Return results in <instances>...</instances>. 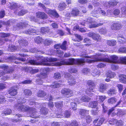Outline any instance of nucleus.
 Wrapping results in <instances>:
<instances>
[{
    "mask_svg": "<svg viewBox=\"0 0 126 126\" xmlns=\"http://www.w3.org/2000/svg\"><path fill=\"white\" fill-rule=\"evenodd\" d=\"M106 85L105 84H101L99 87V91L101 92H103L104 90L107 89Z\"/></svg>",
    "mask_w": 126,
    "mask_h": 126,
    "instance_id": "obj_43",
    "label": "nucleus"
},
{
    "mask_svg": "<svg viewBox=\"0 0 126 126\" xmlns=\"http://www.w3.org/2000/svg\"><path fill=\"white\" fill-rule=\"evenodd\" d=\"M55 106L57 108L61 109L63 107L62 102H60V103L59 102H56L55 103Z\"/></svg>",
    "mask_w": 126,
    "mask_h": 126,
    "instance_id": "obj_54",
    "label": "nucleus"
},
{
    "mask_svg": "<svg viewBox=\"0 0 126 126\" xmlns=\"http://www.w3.org/2000/svg\"><path fill=\"white\" fill-rule=\"evenodd\" d=\"M87 84L88 86L86 90V92L90 96H92L93 95V93L90 92H93V90L95 88V84L91 80H89L87 82Z\"/></svg>",
    "mask_w": 126,
    "mask_h": 126,
    "instance_id": "obj_7",
    "label": "nucleus"
},
{
    "mask_svg": "<svg viewBox=\"0 0 126 126\" xmlns=\"http://www.w3.org/2000/svg\"><path fill=\"white\" fill-rule=\"evenodd\" d=\"M29 105H32L34 104H35V107L37 108H39L40 107V105L38 103H35V102L32 101V99H31L29 101Z\"/></svg>",
    "mask_w": 126,
    "mask_h": 126,
    "instance_id": "obj_37",
    "label": "nucleus"
},
{
    "mask_svg": "<svg viewBox=\"0 0 126 126\" xmlns=\"http://www.w3.org/2000/svg\"><path fill=\"white\" fill-rule=\"evenodd\" d=\"M28 25V22L26 21H23L18 23L16 25V27L18 28L23 27L27 26Z\"/></svg>",
    "mask_w": 126,
    "mask_h": 126,
    "instance_id": "obj_16",
    "label": "nucleus"
},
{
    "mask_svg": "<svg viewBox=\"0 0 126 126\" xmlns=\"http://www.w3.org/2000/svg\"><path fill=\"white\" fill-rule=\"evenodd\" d=\"M71 12L72 16H76L79 14V11L78 9H75L73 10Z\"/></svg>",
    "mask_w": 126,
    "mask_h": 126,
    "instance_id": "obj_31",
    "label": "nucleus"
},
{
    "mask_svg": "<svg viewBox=\"0 0 126 126\" xmlns=\"http://www.w3.org/2000/svg\"><path fill=\"white\" fill-rule=\"evenodd\" d=\"M64 75V77L65 78H69L68 82L69 85L72 86L75 84L76 81L74 78L67 73H65Z\"/></svg>",
    "mask_w": 126,
    "mask_h": 126,
    "instance_id": "obj_8",
    "label": "nucleus"
},
{
    "mask_svg": "<svg viewBox=\"0 0 126 126\" xmlns=\"http://www.w3.org/2000/svg\"><path fill=\"white\" fill-rule=\"evenodd\" d=\"M105 119L103 118H101L99 119V120L97 123V125H96L97 126H100L104 122Z\"/></svg>",
    "mask_w": 126,
    "mask_h": 126,
    "instance_id": "obj_52",
    "label": "nucleus"
},
{
    "mask_svg": "<svg viewBox=\"0 0 126 126\" xmlns=\"http://www.w3.org/2000/svg\"><path fill=\"white\" fill-rule=\"evenodd\" d=\"M61 93L67 96V97H70L73 95V91L69 89L65 88L61 91Z\"/></svg>",
    "mask_w": 126,
    "mask_h": 126,
    "instance_id": "obj_10",
    "label": "nucleus"
},
{
    "mask_svg": "<svg viewBox=\"0 0 126 126\" xmlns=\"http://www.w3.org/2000/svg\"><path fill=\"white\" fill-rule=\"evenodd\" d=\"M93 19L90 17H88L85 20L81 22L80 24L82 25H84L85 24L88 23L90 24L89 25V27L90 28H96L102 25L103 24V23H99L98 24H96V22H95L93 20Z\"/></svg>",
    "mask_w": 126,
    "mask_h": 126,
    "instance_id": "obj_4",
    "label": "nucleus"
},
{
    "mask_svg": "<svg viewBox=\"0 0 126 126\" xmlns=\"http://www.w3.org/2000/svg\"><path fill=\"white\" fill-rule=\"evenodd\" d=\"M51 51H54L57 54V55L60 57H62L63 55V52L60 50H51Z\"/></svg>",
    "mask_w": 126,
    "mask_h": 126,
    "instance_id": "obj_26",
    "label": "nucleus"
},
{
    "mask_svg": "<svg viewBox=\"0 0 126 126\" xmlns=\"http://www.w3.org/2000/svg\"><path fill=\"white\" fill-rule=\"evenodd\" d=\"M107 31L105 28H103L100 29L99 31V32L101 34H105L107 32Z\"/></svg>",
    "mask_w": 126,
    "mask_h": 126,
    "instance_id": "obj_51",
    "label": "nucleus"
},
{
    "mask_svg": "<svg viewBox=\"0 0 126 126\" xmlns=\"http://www.w3.org/2000/svg\"><path fill=\"white\" fill-rule=\"evenodd\" d=\"M36 59L39 61L38 62L35 60H31L29 61L31 64L32 65H38L41 63L43 65H45L53 66L55 65L54 64H51L47 62H51L56 61L58 60L57 59L55 58H48L47 57L45 58L42 57L37 56L36 57Z\"/></svg>",
    "mask_w": 126,
    "mask_h": 126,
    "instance_id": "obj_2",
    "label": "nucleus"
},
{
    "mask_svg": "<svg viewBox=\"0 0 126 126\" xmlns=\"http://www.w3.org/2000/svg\"><path fill=\"white\" fill-rule=\"evenodd\" d=\"M0 68L4 70L5 73H12L13 71V68L9 67L8 66L5 65L3 64L0 66Z\"/></svg>",
    "mask_w": 126,
    "mask_h": 126,
    "instance_id": "obj_11",
    "label": "nucleus"
},
{
    "mask_svg": "<svg viewBox=\"0 0 126 126\" xmlns=\"http://www.w3.org/2000/svg\"><path fill=\"white\" fill-rule=\"evenodd\" d=\"M36 16L37 17L44 19L47 18V15L44 12H38L36 13Z\"/></svg>",
    "mask_w": 126,
    "mask_h": 126,
    "instance_id": "obj_13",
    "label": "nucleus"
},
{
    "mask_svg": "<svg viewBox=\"0 0 126 126\" xmlns=\"http://www.w3.org/2000/svg\"><path fill=\"white\" fill-rule=\"evenodd\" d=\"M54 77L56 79H59L61 78V76L60 73L58 72H57L54 74Z\"/></svg>",
    "mask_w": 126,
    "mask_h": 126,
    "instance_id": "obj_55",
    "label": "nucleus"
},
{
    "mask_svg": "<svg viewBox=\"0 0 126 126\" xmlns=\"http://www.w3.org/2000/svg\"><path fill=\"white\" fill-rule=\"evenodd\" d=\"M97 105V103L96 101H92L89 103V106L92 108H95Z\"/></svg>",
    "mask_w": 126,
    "mask_h": 126,
    "instance_id": "obj_34",
    "label": "nucleus"
},
{
    "mask_svg": "<svg viewBox=\"0 0 126 126\" xmlns=\"http://www.w3.org/2000/svg\"><path fill=\"white\" fill-rule=\"evenodd\" d=\"M20 7L19 6H18L16 3L12 2L11 3V5L10 6V8L12 10L16 9V10L14 12L15 13H16L17 11H19V9H20Z\"/></svg>",
    "mask_w": 126,
    "mask_h": 126,
    "instance_id": "obj_14",
    "label": "nucleus"
},
{
    "mask_svg": "<svg viewBox=\"0 0 126 126\" xmlns=\"http://www.w3.org/2000/svg\"><path fill=\"white\" fill-rule=\"evenodd\" d=\"M107 77H109L110 78H113L115 76V73L112 72L110 71H109L106 73Z\"/></svg>",
    "mask_w": 126,
    "mask_h": 126,
    "instance_id": "obj_30",
    "label": "nucleus"
},
{
    "mask_svg": "<svg viewBox=\"0 0 126 126\" xmlns=\"http://www.w3.org/2000/svg\"><path fill=\"white\" fill-rule=\"evenodd\" d=\"M111 27L112 30H117L121 28V25L119 23H115L111 25Z\"/></svg>",
    "mask_w": 126,
    "mask_h": 126,
    "instance_id": "obj_15",
    "label": "nucleus"
},
{
    "mask_svg": "<svg viewBox=\"0 0 126 126\" xmlns=\"http://www.w3.org/2000/svg\"><path fill=\"white\" fill-rule=\"evenodd\" d=\"M92 74L94 76L100 75V72L97 70L95 69V71L93 72Z\"/></svg>",
    "mask_w": 126,
    "mask_h": 126,
    "instance_id": "obj_60",
    "label": "nucleus"
},
{
    "mask_svg": "<svg viewBox=\"0 0 126 126\" xmlns=\"http://www.w3.org/2000/svg\"><path fill=\"white\" fill-rule=\"evenodd\" d=\"M16 21V20H9L7 22L5 23L6 25L7 26H9L10 25H11L13 23H14Z\"/></svg>",
    "mask_w": 126,
    "mask_h": 126,
    "instance_id": "obj_46",
    "label": "nucleus"
},
{
    "mask_svg": "<svg viewBox=\"0 0 126 126\" xmlns=\"http://www.w3.org/2000/svg\"><path fill=\"white\" fill-rule=\"evenodd\" d=\"M109 123L110 125H114L116 124L117 126H122L123 125V123L121 121H117L114 119H111L109 120Z\"/></svg>",
    "mask_w": 126,
    "mask_h": 126,
    "instance_id": "obj_12",
    "label": "nucleus"
},
{
    "mask_svg": "<svg viewBox=\"0 0 126 126\" xmlns=\"http://www.w3.org/2000/svg\"><path fill=\"white\" fill-rule=\"evenodd\" d=\"M97 97H98V102L99 103H101L103 102L106 98L105 96H97Z\"/></svg>",
    "mask_w": 126,
    "mask_h": 126,
    "instance_id": "obj_42",
    "label": "nucleus"
},
{
    "mask_svg": "<svg viewBox=\"0 0 126 126\" xmlns=\"http://www.w3.org/2000/svg\"><path fill=\"white\" fill-rule=\"evenodd\" d=\"M27 11L26 10H22L19 11L18 12L16 13V14H18L19 16H22L27 13Z\"/></svg>",
    "mask_w": 126,
    "mask_h": 126,
    "instance_id": "obj_36",
    "label": "nucleus"
},
{
    "mask_svg": "<svg viewBox=\"0 0 126 126\" xmlns=\"http://www.w3.org/2000/svg\"><path fill=\"white\" fill-rule=\"evenodd\" d=\"M90 100V98L89 97L85 95L82 96L80 98L81 101L83 102H88Z\"/></svg>",
    "mask_w": 126,
    "mask_h": 126,
    "instance_id": "obj_28",
    "label": "nucleus"
},
{
    "mask_svg": "<svg viewBox=\"0 0 126 126\" xmlns=\"http://www.w3.org/2000/svg\"><path fill=\"white\" fill-rule=\"evenodd\" d=\"M20 104V102L18 101V103L15 105V107L20 111H29L30 112V115L28 116H30L33 118H36L39 116L36 115V110L32 108L29 107L28 106H26Z\"/></svg>",
    "mask_w": 126,
    "mask_h": 126,
    "instance_id": "obj_3",
    "label": "nucleus"
},
{
    "mask_svg": "<svg viewBox=\"0 0 126 126\" xmlns=\"http://www.w3.org/2000/svg\"><path fill=\"white\" fill-rule=\"evenodd\" d=\"M116 44V41L114 40H110L107 41V44L110 46H115Z\"/></svg>",
    "mask_w": 126,
    "mask_h": 126,
    "instance_id": "obj_33",
    "label": "nucleus"
},
{
    "mask_svg": "<svg viewBox=\"0 0 126 126\" xmlns=\"http://www.w3.org/2000/svg\"><path fill=\"white\" fill-rule=\"evenodd\" d=\"M96 35H94L93 37V39L98 41L100 42L101 40V38L100 35L98 34L95 33Z\"/></svg>",
    "mask_w": 126,
    "mask_h": 126,
    "instance_id": "obj_38",
    "label": "nucleus"
},
{
    "mask_svg": "<svg viewBox=\"0 0 126 126\" xmlns=\"http://www.w3.org/2000/svg\"><path fill=\"white\" fill-rule=\"evenodd\" d=\"M89 113L88 110L85 109L81 110L79 111L80 114L83 117L86 115L87 114H88Z\"/></svg>",
    "mask_w": 126,
    "mask_h": 126,
    "instance_id": "obj_21",
    "label": "nucleus"
},
{
    "mask_svg": "<svg viewBox=\"0 0 126 126\" xmlns=\"http://www.w3.org/2000/svg\"><path fill=\"white\" fill-rule=\"evenodd\" d=\"M116 86L117 87L120 93L123 90V85L121 84H118Z\"/></svg>",
    "mask_w": 126,
    "mask_h": 126,
    "instance_id": "obj_62",
    "label": "nucleus"
},
{
    "mask_svg": "<svg viewBox=\"0 0 126 126\" xmlns=\"http://www.w3.org/2000/svg\"><path fill=\"white\" fill-rule=\"evenodd\" d=\"M119 80L121 82L126 84V75L123 74L120 75V76Z\"/></svg>",
    "mask_w": 126,
    "mask_h": 126,
    "instance_id": "obj_20",
    "label": "nucleus"
},
{
    "mask_svg": "<svg viewBox=\"0 0 126 126\" xmlns=\"http://www.w3.org/2000/svg\"><path fill=\"white\" fill-rule=\"evenodd\" d=\"M16 49V48L13 45L9 46L8 48V50L10 51L13 52Z\"/></svg>",
    "mask_w": 126,
    "mask_h": 126,
    "instance_id": "obj_44",
    "label": "nucleus"
},
{
    "mask_svg": "<svg viewBox=\"0 0 126 126\" xmlns=\"http://www.w3.org/2000/svg\"><path fill=\"white\" fill-rule=\"evenodd\" d=\"M118 41L120 42L121 44H124L126 41V40L125 38H124L123 36L121 35H119L117 37Z\"/></svg>",
    "mask_w": 126,
    "mask_h": 126,
    "instance_id": "obj_22",
    "label": "nucleus"
},
{
    "mask_svg": "<svg viewBox=\"0 0 126 126\" xmlns=\"http://www.w3.org/2000/svg\"><path fill=\"white\" fill-rule=\"evenodd\" d=\"M53 42V41L50 40L46 39L44 42V44L48 45H50Z\"/></svg>",
    "mask_w": 126,
    "mask_h": 126,
    "instance_id": "obj_57",
    "label": "nucleus"
},
{
    "mask_svg": "<svg viewBox=\"0 0 126 126\" xmlns=\"http://www.w3.org/2000/svg\"><path fill=\"white\" fill-rule=\"evenodd\" d=\"M90 69L86 68H83L82 70V72L84 74H86L89 72Z\"/></svg>",
    "mask_w": 126,
    "mask_h": 126,
    "instance_id": "obj_58",
    "label": "nucleus"
},
{
    "mask_svg": "<svg viewBox=\"0 0 126 126\" xmlns=\"http://www.w3.org/2000/svg\"><path fill=\"white\" fill-rule=\"evenodd\" d=\"M10 34L9 33H6L3 32H0V36L2 37L5 38L10 36Z\"/></svg>",
    "mask_w": 126,
    "mask_h": 126,
    "instance_id": "obj_50",
    "label": "nucleus"
},
{
    "mask_svg": "<svg viewBox=\"0 0 126 126\" xmlns=\"http://www.w3.org/2000/svg\"><path fill=\"white\" fill-rule=\"evenodd\" d=\"M46 95L47 98L46 99H49V100H51L52 99V97L50 94H48L47 95V94L43 91L40 90L37 93V96L38 97H43Z\"/></svg>",
    "mask_w": 126,
    "mask_h": 126,
    "instance_id": "obj_9",
    "label": "nucleus"
},
{
    "mask_svg": "<svg viewBox=\"0 0 126 126\" xmlns=\"http://www.w3.org/2000/svg\"><path fill=\"white\" fill-rule=\"evenodd\" d=\"M82 56L85 58H87L93 59L92 60H85L83 59H78L77 60L78 63L81 65L84 64V63L86 61L89 63H93L96 61H103L109 63H118L119 62L118 57L115 55H113L110 56V60L105 58H104L101 57L100 54H96L94 56H91L90 57L87 56L85 53L82 54Z\"/></svg>",
    "mask_w": 126,
    "mask_h": 126,
    "instance_id": "obj_1",
    "label": "nucleus"
},
{
    "mask_svg": "<svg viewBox=\"0 0 126 126\" xmlns=\"http://www.w3.org/2000/svg\"><path fill=\"white\" fill-rule=\"evenodd\" d=\"M60 86V84L56 82L52 83V85H49V86L52 88H58Z\"/></svg>",
    "mask_w": 126,
    "mask_h": 126,
    "instance_id": "obj_41",
    "label": "nucleus"
},
{
    "mask_svg": "<svg viewBox=\"0 0 126 126\" xmlns=\"http://www.w3.org/2000/svg\"><path fill=\"white\" fill-rule=\"evenodd\" d=\"M38 4L40 6L43 8L45 12L49 15L53 16L57 18L59 17V15L56 11L52 10L50 9L46 8L45 6L41 3H39Z\"/></svg>",
    "mask_w": 126,
    "mask_h": 126,
    "instance_id": "obj_5",
    "label": "nucleus"
},
{
    "mask_svg": "<svg viewBox=\"0 0 126 126\" xmlns=\"http://www.w3.org/2000/svg\"><path fill=\"white\" fill-rule=\"evenodd\" d=\"M40 112L41 113L45 115L47 113L48 110L46 108L43 107L41 109Z\"/></svg>",
    "mask_w": 126,
    "mask_h": 126,
    "instance_id": "obj_29",
    "label": "nucleus"
},
{
    "mask_svg": "<svg viewBox=\"0 0 126 126\" xmlns=\"http://www.w3.org/2000/svg\"><path fill=\"white\" fill-rule=\"evenodd\" d=\"M24 93L26 97H28L32 95V93L31 91L28 89H26L24 91Z\"/></svg>",
    "mask_w": 126,
    "mask_h": 126,
    "instance_id": "obj_19",
    "label": "nucleus"
},
{
    "mask_svg": "<svg viewBox=\"0 0 126 126\" xmlns=\"http://www.w3.org/2000/svg\"><path fill=\"white\" fill-rule=\"evenodd\" d=\"M117 100L116 98L114 97H112L109 99L108 100V102L109 103L113 104L115 103Z\"/></svg>",
    "mask_w": 126,
    "mask_h": 126,
    "instance_id": "obj_45",
    "label": "nucleus"
},
{
    "mask_svg": "<svg viewBox=\"0 0 126 126\" xmlns=\"http://www.w3.org/2000/svg\"><path fill=\"white\" fill-rule=\"evenodd\" d=\"M6 85L3 83H0V90H2L6 88Z\"/></svg>",
    "mask_w": 126,
    "mask_h": 126,
    "instance_id": "obj_64",
    "label": "nucleus"
},
{
    "mask_svg": "<svg viewBox=\"0 0 126 126\" xmlns=\"http://www.w3.org/2000/svg\"><path fill=\"white\" fill-rule=\"evenodd\" d=\"M68 71L71 73H76L77 71V70L75 68H70L68 69Z\"/></svg>",
    "mask_w": 126,
    "mask_h": 126,
    "instance_id": "obj_63",
    "label": "nucleus"
},
{
    "mask_svg": "<svg viewBox=\"0 0 126 126\" xmlns=\"http://www.w3.org/2000/svg\"><path fill=\"white\" fill-rule=\"evenodd\" d=\"M48 69L47 68H44L43 69V72L42 73L41 75H37V77H39V78H42V76H46L47 74V72L48 71Z\"/></svg>",
    "mask_w": 126,
    "mask_h": 126,
    "instance_id": "obj_27",
    "label": "nucleus"
},
{
    "mask_svg": "<svg viewBox=\"0 0 126 126\" xmlns=\"http://www.w3.org/2000/svg\"><path fill=\"white\" fill-rule=\"evenodd\" d=\"M119 51L120 52L126 53V47H121L119 49Z\"/></svg>",
    "mask_w": 126,
    "mask_h": 126,
    "instance_id": "obj_59",
    "label": "nucleus"
},
{
    "mask_svg": "<svg viewBox=\"0 0 126 126\" xmlns=\"http://www.w3.org/2000/svg\"><path fill=\"white\" fill-rule=\"evenodd\" d=\"M83 42L84 43H87L88 44L85 45L86 46H89L90 45V43L91 42V40L88 38H86L84 40Z\"/></svg>",
    "mask_w": 126,
    "mask_h": 126,
    "instance_id": "obj_48",
    "label": "nucleus"
},
{
    "mask_svg": "<svg viewBox=\"0 0 126 126\" xmlns=\"http://www.w3.org/2000/svg\"><path fill=\"white\" fill-rule=\"evenodd\" d=\"M71 106L72 109L74 110H76L77 109V104L74 102H71Z\"/></svg>",
    "mask_w": 126,
    "mask_h": 126,
    "instance_id": "obj_56",
    "label": "nucleus"
},
{
    "mask_svg": "<svg viewBox=\"0 0 126 126\" xmlns=\"http://www.w3.org/2000/svg\"><path fill=\"white\" fill-rule=\"evenodd\" d=\"M116 90L114 89H110L108 92V94L109 96L113 95L116 94Z\"/></svg>",
    "mask_w": 126,
    "mask_h": 126,
    "instance_id": "obj_25",
    "label": "nucleus"
},
{
    "mask_svg": "<svg viewBox=\"0 0 126 126\" xmlns=\"http://www.w3.org/2000/svg\"><path fill=\"white\" fill-rule=\"evenodd\" d=\"M96 13L99 14L100 15L103 16H106L107 15L106 12L103 10H102L100 8H98L96 10Z\"/></svg>",
    "mask_w": 126,
    "mask_h": 126,
    "instance_id": "obj_17",
    "label": "nucleus"
},
{
    "mask_svg": "<svg viewBox=\"0 0 126 126\" xmlns=\"http://www.w3.org/2000/svg\"><path fill=\"white\" fill-rule=\"evenodd\" d=\"M29 70L30 73L32 74H34L38 71V70L37 69H33L31 68H30Z\"/></svg>",
    "mask_w": 126,
    "mask_h": 126,
    "instance_id": "obj_49",
    "label": "nucleus"
},
{
    "mask_svg": "<svg viewBox=\"0 0 126 126\" xmlns=\"http://www.w3.org/2000/svg\"><path fill=\"white\" fill-rule=\"evenodd\" d=\"M18 42L19 44L22 46H26L28 44V42L26 40L24 39L19 40Z\"/></svg>",
    "mask_w": 126,
    "mask_h": 126,
    "instance_id": "obj_32",
    "label": "nucleus"
},
{
    "mask_svg": "<svg viewBox=\"0 0 126 126\" xmlns=\"http://www.w3.org/2000/svg\"><path fill=\"white\" fill-rule=\"evenodd\" d=\"M75 27L77 29H79V31L82 32H86L87 30V29H86V28H79L78 26H75Z\"/></svg>",
    "mask_w": 126,
    "mask_h": 126,
    "instance_id": "obj_61",
    "label": "nucleus"
},
{
    "mask_svg": "<svg viewBox=\"0 0 126 126\" xmlns=\"http://www.w3.org/2000/svg\"><path fill=\"white\" fill-rule=\"evenodd\" d=\"M60 62H57L55 63V65L57 66H61L64 64L72 65L75 63V60L74 59H69V61L66 59H63L60 61Z\"/></svg>",
    "mask_w": 126,
    "mask_h": 126,
    "instance_id": "obj_6",
    "label": "nucleus"
},
{
    "mask_svg": "<svg viewBox=\"0 0 126 126\" xmlns=\"http://www.w3.org/2000/svg\"><path fill=\"white\" fill-rule=\"evenodd\" d=\"M66 5L65 3L63 2H62L59 5L58 8L61 11L64 9L66 8Z\"/></svg>",
    "mask_w": 126,
    "mask_h": 126,
    "instance_id": "obj_24",
    "label": "nucleus"
},
{
    "mask_svg": "<svg viewBox=\"0 0 126 126\" xmlns=\"http://www.w3.org/2000/svg\"><path fill=\"white\" fill-rule=\"evenodd\" d=\"M24 33L27 34L32 35L33 33H36V31L33 29L30 28L27 30L25 31Z\"/></svg>",
    "mask_w": 126,
    "mask_h": 126,
    "instance_id": "obj_23",
    "label": "nucleus"
},
{
    "mask_svg": "<svg viewBox=\"0 0 126 126\" xmlns=\"http://www.w3.org/2000/svg\"><path fill=\"white\" fill-rule=\"evenodd\" d=\"M114 110V108H112L110 109L108 113V114L109 115H111V116H113L116 114V113H111L112 111Z\"/></svg>",
    "mask_w": 126,
    "mask_h": 126,
    "instance_id": "obj_53",
    "label": "nucleus"
},
{
    "mask_svg": "<svg viewBox=\"0 0 126 126\" xmlns=\"http://www.w3.org/2000/svg\"><path fill=\"white\" fill-rule=\"evenodd\" d=\"M12 111L10 109H5L3 112L2 113V115H7L8 114H10L11 113Z\"/></svg>",
    "mask_w": 126,
    "mask_h": 126,
    "instance_id": "obj_35",
    "label": "nucleus"
},
{
    "mask_svg": "<svg viewBox=\"0 0 126 126\" xmlns=\"http://www.w3.org/2000/svg\"><path fill=\"white\" fill-rule=\"evenodd\" d=\"M9 94L12 96H15L16 95L17 90L16 89L13 88L10 89L8 91Z\"/></svg>",
    "mask_w": 126,
    "mask_h": 126,
    "instance_id": "obj_18",
    "label": "nucleus"
},
{
    "mask_svg": "<svg viewBox=\"0 0 126 126\" xmlns=\"http://www.w3.org/2000/svg\"><path fill=\"white\" fill-rule=\"evenodd\" d=\"M35 42L37 44H40L43 42V39L41 38L38 36L34 39Z\"/></svg>",
    "mask_w": 126,
    "mask_h": 126,
    "instance_id": "obj_39",
    "label": "nucleus"
},
{
    "mask_svg": "<svg viewBox=\"0 0 126 126\" xmlns=\"http://www.w3.org/2000/svg\"><path fill=\"white\" fill-rule=\"evenodd\" d=\"M49 30V29L47 27H42L41 29V32L43 33H47Z\"/></svg>",
    "mask_w": 126,
    "mask_h": 126,
    "instance_id": "obj_40",
    "label": "nucleus"
},
{
    "mask_svg": "<svg viewBox=\"0 0 126 126\" xmlns=\"http://www.w3.org/2000/svg\"><path fill=\"white\" fill-rule=\"evenodd\" d=\"M67 44V42L66 41H64L63 42L62 45H61V49L66 50V47Z\"/></svg>",
    "mask_w": 126,
    "mask_h": 126,
    "instance_id": "obj_47",
    "label": "nucleus"
}]
</instances>
